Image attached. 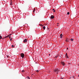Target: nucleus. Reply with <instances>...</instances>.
I'll list each match as a JSON object with an SVG mask.
<instances>
[{
	"instance_id": "obj_33",
	"label": "nucleus",
	"mask_w": 79,
	"mask_h": 79,
	"mask_svg": "<svg viewBox=\"0 0 79 79\" xmlns=\"http://www.w3.org/2000/svg\"><path fill=\"white\" fill-rule=\"evenodd\" d=\"M69 64H70V63H69Z\"/></svg>"
},
{
	"instance_id": "obj_8",
	"label": "nucleus",
	"mask_w": 79,
	"mask_h": 79,
	"mask_svg": "<svg viewBox=\"0 0 79 79\" xmlns=\"http://www.w3.org/2000/svg\"><path fill=\"white\" fill-rule=\"evenodd\" d=\"M43 28L44 30L45 29V27L44 26L43 27Z\"/></svg>"
},
{
	"instance_id": "obj_13",
	"label": "nucleus",
	"mask_w": 79,
	"mask_h": 79,
	"mask_svg": "<svg viewBox=\"0 0 79 79\" xmlns=\"http://www.w3.org/2000/svg\"><path fill=\"white\" fill-rule=\"evenodd\" d=\"M70 40L71 41H73V38H71Z\"/></svg>"
},
{
	"instance_id": "obj_5",
	"label": "nucleus",
	"mask_w": 79,
	"mask_h": 79,
	"mask_svg": "<svg viewBox=\"0 0 79 79\" xmlns=\"http://www.w3.org/2000/svg\"><path fill=\"white\" fill-rule=\"evenodd\" d=\"M66 58H68L69 57H68V54H67V53H66V56H65Z\"/></svg>"
},
{
	"instance_id": "obj_2",
	"label": "nucleus",
	"mask_w": 79,
	"mask_h": 79,
	"mask_svg": "<svg viewBox=\"0 0 79 79\" xmlns=\"http://www.w3.org/2000/svg\"><path fill=\"white\" fill-rule=\"evenodd\" d=\"M55 17H54V16H53V15H52L51 16L50 18V19H53Z\"/></svg>"
},
{
	"instance_id": "obj_6",
	"label": "nucleus",
	"mask_w": 79,
	"mask_h": 79,
	"mask_svg": "<svg viewBox=\"0 0 79 79\" xmlns=\"http://www.w3.org/2000/svg\"><path fill=\"white\" fill-rule=\"evenodd\" d=\"M60 38H61H61H62V37H63V34H61L60 35Z\"/></svg>"
},
{
	"instance_id": "obj_15",
	"label": "nucleus",
	"mask_w": 79,
	"mask_h": 79,
	"mask_svg": "<svg viewBox=\"0 0 79 79\" xmlns=\"http://www.w3.org/2000/svg\"><path fill=\"white\" fill-rule=\"evenodd\" d=\"M35 8H34L33 10V12H34V11H35Z\"/></svg>"
},
{
	"instance_id": "obj_1",
	"label": "nucleus",
	"mask_w": 79,
	"mask_h": 79,
	"mask_svg": "<svg viewBox=\"0 0 79 79\" xmlns=\"http://www.w3.org/2000/svg\"><path fill=\"white\" fill-rule=\"evenodd\" d=\"M20 56L21 57H22L23 58H24V54L23 53H21V54Z\"/></svg>"
},
{
	"instance_id": "obj_7",
	"label": "nucleus",
	"mask_w": 79,
	"mask_h": 79,
	"mask_svg": "<svg viewBox=\"0 0 79 79\" xmlns=\"http://www.w3.org/2000/svg\"><path fill=\"white\" fill-rule=\"evenodd\" d=\"M24 42H27V39H25L23 41Z\"/></svg>"
},
{
	"instance_id": "obj_23",
	"label": "nucleus",
	"mask_w": 79,
	"mask_h": 79,
	"mask_svg": "<svg viewBox=\"0 0 79 79\" xmlns=\"http://www.w3.org/2000/svg\"><path fill=\"white\" fill-rule=\"evenodd\" d=\"M27 78H28V79H30V77H27Z\"/></svg>"
},
{
	"instance_id": "obj_4",
	"label": "nucleus",
	"mask_w": 79,
	"mask_h": 79,
	"mask_svg": "<svg viewBox=\"0 0 79 79\" xmlns=\"http://www.w3.org/2000/svg\"><path fill=\"white\" fill-rule=\"evenodd\" d=\"M59 71H60V69H57L55 70V72H58Z\"/></svg>"
},
{
	"instance_id": "obj_24",
	"label": "nucleus",
	"mask_w": 79,
	"mask_h": 79,
	"mask_svg": "<svg viewBox=\"0 0 79 79\" xmlns=\"http://www.w3.org/2000/svg\"><path fill=\"white\" fill-rule=\"evenodd\" d=\"M12 39V38H11V39H10V41H11V40H12V39Z\"/></svg>"
},
{
	"instance_id": "obj_26",
	"label": "nucleus",
	"mask_w": 79,
	"mask_h": 79,
	"mask_svg": "<svg viewBox=\"0 0 79 79\" xmlns=\"http://www.w3.org/2000/svg\"><path fill=\"white\" fill-rule=\"evenodd\" d=\"M49 56H50V54H49Z\"/></svg>"
},
{
	"instance_id": "obj_16",
	"label": "nucleus",
	"mask_w": 79,
	"mask_h": 79,
	"mask_svg": "<svg viewBox=\"0 0 79 79\" xmlns=\"http://www.w3.org/2000/svg\"><path fill=\"white\" fill-rule=\"evenodd\" d=\"M67 15H69V12H68L67 13Z\"/></svg>"
},
{
	"instance_id": "obj_21",
	"label": "nucleus",
	"mask_w": 79,
	"mask_h": 79,
	"mask_svg": "<svg viewBox=\"0 0 79 79\" xmlns=\"http://www.w3.org/2000/svg\"><path fill=\"white\" fill-rule=\"evenodd\" d=\"M36 72H37V73H39V70H36Z\"/></svg>"
},
{
	"instance_id": "obj_11",
	"label": "nucleus",
	"mask_w": 79,
	"mask_h": 79,
	"mask_svg": "<svg viewBox=\"0 0 79 79\" xmlns=\"http://www.w3.org/2000/svg\"><path fill=\"white\" fill-rule=\"evenodd\" d=\"M9 35H7L5 37V38H7V37H9Z\"/></svg>"
},
{
	"instance_id": "obj_20",
	"label": "nucleus",
	"mask_w": 79,
	"mask_h": 79,
	"mask_svg": "<svg viewBox=\"0 0 79 79\" xmlns=\"http://www.w3.org/2000/svg\"><path fill=\"white\" fill-rule=\"evenodd\" d=\"M12 47H14V45H12V46H11Z\"/></svg>"
},
{
	"instance_id": "obj_19",
	"label": "nucleus",
	"mask_w": 79,
	"mask_h": 79,
	"mask_svg": "<svg viewBox=\"0 0 79 79\" xmlns=\"http://www.w3.org/2000/svg\"><path fill=\"white\" fill-rule=\"evenodd\" d=\"M40 26H44L43 25H41V24H40Z\"/></svg>"
},
{
	"instance_id": "obj_18",
	"label": "nucleus",
	"mask_w": 79,
	"mask_h": 79,
	"mask_svg": "<svg viewBox=\"0 0 79 79\" xmlns=\"http://www.w3.org/2000/svg\"><path fill=\"white\" fill-rule=\"evenodd\" d=\"M65 41H66V42H69V41H68V40L67 39H66V40H65Z\"/></svg>"
},
{
	"instance_id": "obj_28",
	"label": "nucleus",
	"mask_w": 79,
	"mask_h": 79,
	"mask_svg": "<svg viewBox=\"0 0 79 79\" xmlns=\"http://www.w3.org/2000/svg\"><path fill=\"white\" fill-rule=\"evenodd\" d=\"M7 58H8V56H7Z\"/></svg>"
},
{
	"instance_id": "obj_12",
	"label": "nucleus",
	"mask_w": 79,
	"mask_h": 79,
	"mask_svg": "<svg viewBox=\"0 0 79 79\" xmlns=\"http://www.w3.org/2000/svg\"><path fill=\"white\" fill-rule=\"evenodd\" d=\"M52 10L53 11V12H55V10L54 9H53Z\"/></svg>"
},
{
	"instance_id": "obj_25",
	"label": "nucleus",
	"mask_w": 79,
	"mask_h": 79,
	"mask_svg": "<svg viewBox=\"0 0 79 79\" xmlns=\"http://www.w3.org/2000/svg\"><path fill=\"white\" fill-rule=\"evenodd\" d=\"M10 5H12V2H10Z\"/></svg>"
},
{
	"instance_id": "obj_32",
	"label": "nucleus",
	"mask_w": 79,
	"mask_h": 79,
	"mask_svg": "<svg viewBox=\"0 0 79 79\" xmlns=\"http://www.w3.org/2000/svg\"><path fill=\"white\" fill-rule=\"evenodd\" d=\"M57 26H58V25H57Z\"/></svg>"
},
{
	"instance_id": "obj_9",
	"label": "nucleus",
	"mask_w": 79,
	"mask_h": 79,
	"mask_svg": "<svg viewBox=\"0 0 79 79\" xmlns=\"http://www.w3.org/2000/svg\"><path fill=\"white\" fill-rule=\"evenodd\" d=\"M58 56H55V58H57V57H58Z\"/></svg>"
},
{
	"instance_id": "obj_17",
	"label": "nucleus",
	"mask_w": 79,
	"mask_h": 79,
	"mask_svg": "<svg viewBox=\"0 0 79 79\" xmlns=\"http://www.w3.org/2000/svg\"><path fill=\"white\" fill-rule=\"evenodd\" d=\"M24 71H25L24 70H22V73H24Z\"/></svg>"
},
{
	"instance_id": "obj_31",
	"label": "nucleus",
	"mask_w": 79,
	"mask_h": 79,
	"mask_svg": "<svg viewBox=\"0 0 79 79\" xmlns=\"http://www.w3.org/2000/svg\"><path fill=\"white\" fill-rule=\"evenodd\" d=\"M63 79V78H61V79Z\"/></svg>"
},
{
	"instance_id": "obj_3",
	"label": "nucleus",
	"mask_w": 79,
	"mask_h": 79,
	"mask_svg": "<svg viewBox=\"0 0 79 79\" xmlns=\"http://www.w3.org/2000/svg\"><path fill=\"white\" fill-rule=\"evenodd\" d=\"M61 64L63 65V66H64L65 65V64L64 63V62H61Z\"/></svg>"
},
{
	"instance_id": "obj_10",
	"label": "nucleus",
	"mask_w": 79,
	"mask_h": 79,
	"mask_svg": "<svg viewBox=\"0 0 79 79\" xmlns=\"http://www.w3.org/2000/svg\"><path fill=\"white\" fill-rule=\"evenodd\" d=\"M2 39V36L0 35V40Z\"/></svg>"
},
{
	"instance_id": "obj_14",
	"label": "nucleus",
	"mask_w": 79,
	"mask_h": 79,
	"mask_svg": "<svg viewBox=\"0 0 79 79\" xmlns=\"http://www.w3.org/2000/svg\"><path fill=\"white\" fill-rule=\"evenodd\" d=\"M22 46H23V45H22V44H20V47H22Z\"/></svg>"
},
{
	"instance_id": "obj_22",
	"label": "nucleus",
	"mask_w": 79,
	"mask_h": 79,
	"mask_svg": "<svg viewBox=\"0 0 79 79\" xmlns=\"http://www.w3.org/2000/svg\"><path fill=\"white\" fill-rule=\"evenodd\" d=\"M56 73L57 74H58V72H57Z\"/></svg>"
},
{
	"instance_id": "obj_30",
	"label": "nucleus",
	"mask_w": 79,
	"mask_h": 79,
	"mask_svg": "<svg viewBox=\"0 0 79 79\" xmlns=\"http://www.w3.org/2000/svg\"><path fill=\"white\" fill-rule=\"evenodd\" d=\"M9 39H10V36H9Z\"/></svg>"
},
{
	"instance_id": "obj_29",
	"label": "nucleus",
	"mask_w": 79,
	"mask_h": 79,
	"mask_svg": "<svg viewBox=\"0 0 79 79\" xmlns=\"http://www.w3.org/2000/svg\"><path fill=\"white\" fill-rule=\"evenodd\" d=\"M67 50H68V48H67Z\"/></svg>"
},
{
	"instance_id": "obj_27",
	"label": "nucleus",
	"mask_w": 79,
	"mask_h": 79,
	"mask_svg": "<svg viewBox=\"0 0 79 79\" xmlns=\"http://www.w3.org/2000/svg\"><path fill=\"white\" fill-rule=\"evenodd\" d=\"M11 35V34H10L9 35H9Z\"/></svg>"
}]
</instances>
